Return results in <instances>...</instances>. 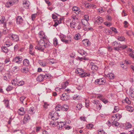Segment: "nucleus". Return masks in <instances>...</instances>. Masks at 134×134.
Wrapping results in <instances>:
<instances>
[{
    "mask_svg": "<svg viewBox=\"0 0 134 134\" xmlns=\"http://www.w3.org/2000/svg\"><path fill=\"white\" fill-rule=\"evenodd\" d=\"M94 5L93 4H90V5H87L86 6V7L88 8H93L94 7Z\"/></svg>",
    "mask_w": 134,
    "mask_h": 134,
    "instance_id": "obj_63",
    "label": "nucleus"
},
{
    "mask_svg": "<svg viewBox=\"0 0 134 134\" xmlns=\"http://www.w3.org/2000/svg\"><path fill=\"white\" fill-rule=\"evenodd\" d=\"M93 127V125L92 124H89L87 125V127L88 129H92Z\"/></svg>",
    "mask_w": 134,
    "mask_h": 134,
    "instance_id": "obj_49",
    "label": "nucleus"
},
{
    "mask_svg": "<svg viewBox=\"0 0 134 134\" xmlns=\"http://www.w3.org/2000/svg\"><path fill=\"white\" fill-rule=\"evenodd\" d=\"M58 125L59 127L63 128V127L64 126L65 124L64 123V122H57Z\"/></svg>",
    "mask_w": 134,
    "mask_h": 134,
    "instance_id": "obj_21",
    "label": "nucleus"
},
{
    "mask_svg": "<svg viewBox=\"0 0 134 134\" xmlns=\"http://www.w3.org/2000/svg\"><path fill=\"white\" fill-rule=\"evenodd\" d=\"M22 60V57L20 56H18L14 58L12 60V61H13L14 63L20 64L21 63Z\"/></svg>",
    "mask_w": 134,
    "mask_h": 134,
    "instance_id": "obj_4",
    "label": "nucleus"
},
{
    "mask_svg": "<svg viewBox=\"0 0 134 134\" xmlns=\"http://www.w3.org/2000/svg\"><path fill=\"white\" fill-rule=\"evenodd\" d=\"M71 41V40L70 39L66 40L65 39L63 42L65 43V44H69L70 42Z\"/></svg>",
    "mask_w": 134,
    "mask_h": 134,
    "instance_id": "obj_44",
    "label": "nucleus"
},
{
    "mask_svg": "<svg viewBox=\"0 0 134 134\" xmlns=\"http://www.w3.org/2000/svg\"><path fill=\"white\" fill-rule=\"evenodd\" d=\"M62 108V106L60 105H58L55 107V110L57 111H62L61 108Z\"/></svg>",
    "mask_w": 134,
    "mask_h": 134,
    "instance_id": "obj_22",
    "label": "nucleus"
},
{
    "mask_svg": "<svg viewBox=\"0 0 134 134\" xmlns=\"http://www.w3.org/2000/svg\"><path fill=\"white\" fill-rule=\"evenodd\" d=\"M48 4V6H50L51 4V3L48 0H44Z\"/></svg>",
    "mask_w": 134,
    "mask_h": 134,
    "instance_id": "obj_60",
    "label": "nucleus"
},
{
    "mask_svg": "<svg viewBox=\"0 0 134 134\" xmlns=\"http://www.w3.org/2000/svg\"><path fill=\"white\" fill-rule=\"evenodd\" d=\"M23 4L24 8L27 9L29 7L30 3L29 1H26L25 2H23Z\"/></svg>",
    "mask_w": 134,
    "mask_h": 134,
    "instance_id": "obj_14",
    "label": "nucleus"
},
{
    "mask_svg": "<svg viewBox=\"0 0 134 134\" xmlns=\"http://www.w3.org/2000/svg\"><path fill=\"white\" fill-rule=\"evenodd\" d=\"M5 105L6 106V107H8V100H3Z\"/></svg>",
    "mask_w": 134,
    "mask_h": 134,
    "instance_id": "obj_46",
    "label": "nucleus"
},
{
    "mask_svg": "<svg viewBox=\"0 0 134 134\" xmlns=\"http://www.w3.org/2000/svg\"><path fill=\"white\" fill-rule=\"evenodd\" d=\"M30 119V117L29 116L28 114H26L24 117L23 120V123L24 124L26 123L28 120Z\"/></svg>",
    "mask_w": 134,
    "mask_h": 134,
    "instance_id": "obj_12",
    "label": "nucleus"
},
{
    "mask_svg": "<svg viewBox=\"0 0 134 134\" xmlns=\"http://www.w3.org/2000/svg\"><path fill=\"white\" fill-rule=\"evenodd\" d=\"M127 109H128V110L130 111H132L133 109V108L131 106H128L127 107Z\"/></svg>",
    "mask_w": 134,
    "mask_h": 134,
    "instance_id": "obj_50",
    "label": "nucleus"
},
{
    "mask_svg": "<svg viewBox=\"0 0 134 134\" xmlns=\"http://www.w3.org/2000/svg\"><path fill=\"white\" fill-rule=\"evenodd\" d=\"M108 77L110 79H113L114 78V76L113 74L111 73L109 74H108L107 75Z\"/></svg>",
    "mask_w": 134,
    "mask_h": 134,
    "instance_id": "obj_30",
    "label": "nucleus"
},
{
    "mask_svg": "<svg viewBox=\"0 0 134 134\" xmlns=\"http://www.w3.org/2000/svg\"><path fill=\"white\" fill-rule=\"evenodd\" d=\"M76 107L79 110H80L82 108V105L81 104L79 103L77 105Z\"/></svg>",
    "mask_w": 134,
    "mask_h": 134,
    "instance_id": "obj_45",
    "label": "nucleus"
},
{
    "mask_svg": "<svg viewBox=\"0 0 134 134\" xmlns=\"http://www.w3.org/2000/svg\"><path fill=\"white\" fill-rule=\"evenodd\" d=\"M85 20H87V21L89 20V16L87 15H84Z\"/></svg>",
    "mask_w": 134,
    "mask_h": 134,
    "instance_id": "obj_56",
    "label": "nucleus"
},
{
    "mask_svg": "<svg viewBox=\"0 0 134 134\" xmlns=\"http://www.w3.org/2000/svg\"><path fill=\"white\" fill-rule=\"evenodd\" d=\"M0 24H3L4 26L5 27L6 26V21L4 17L2 16V17L1 19L0 20Z\"/></svg>",
    "mask_w": 134,
    "mask_h": 134,
    "instance_id": "obj_13",
    "label": "nucleus"
},
{
    "mask_svg": "<svg viewBox=\"0 0 134 134\" xmlns=\"http://www.w3.org/2000/svg\"><path fill=\"white\" fill-rule=\"evenodd\" d=\"M129 96L130 98H131V99H134V92H130L129 93Z\"/></svg>",
    "mask_w": 134,
    "mask_h": 134,
    "instance_id": "obj_28",
    "label": "nucleus"
},
{
    "mask_svg": "<svg viewBox=\"0 0 134 134\" xmlns=\"http://www.w3.org/2000/svg\"><path fill=\"white\" fill-rule=\"evenodd\" d=\"M106 18L108 20L111 21V17L109 15H107L106 16Z\"/></svg>",
    "mask_w": 134,
    "mask_h": 134,
    "instance_id": "obj_58",
    "label": "nucleus"
},
{
    "mask_svg": "<svg viewBox=\"0 0 134 134\" xmlns=\"http://www.w3.org/2000/svg\"><path fill=\"white\" fill-rule=\"evenodd\" d=\"M120 64L121 65V67L123 68L126 69L127 68V65L125 66L124 65V64H123V63L122 64Z\"/></svg>",
    "mask_w": 134,
    "mask_h": 134,
    "instance_id": "obj_57",
    "label": "nucleus"
},
{
    "mask_svg": "<svg viewBox=\"0 0 134 134\" xmlns=\"http://www.w3.org/2000/svg\"><path fill=\"white\" fill-rule=\"evenodd\" d=\"M60 38L61 41L63 42L65 39L66 36L64 35H61L60 36Z\"/></svg>",
    "mask_w": 134,
    "mask_h": 134,
    "instance_id": "obj_42",
    "label": "nucleus"
},
{
    "mask_svg": "<svg viewBox=\"0 0 134 134\" xmlns=\"http://www.w3.org/2000/svg\"><path fill=\"white\" fill-rule=\"evenodd\" d=\"M81 36L79 34H77L74 37L75 39L76 40H78L80 38Z\"/></svg>",
    "mask_w": 134,
    "mask_h": 134,
    "instance_id": "obj_37",
    "label": "nucleus"
},
{
    "mask_svg": "<svg viewBox=\"0 0 134 134\" xmlns=\"http://www.w3.org/2000/svg\"><path fill=\"white\" fill-rule=\"evenodd\" d=\"M23 19L20 16H18L16 18V23L18 24H21L23 23Z\"/></svg>",
    "mask_w": 134,
    "mask_h": 134,
    "instance_id": "obj_9",
    "label": "nucleus"
},
{
    "mask_svg": "<svg viewBox=\"0 0 134 134\" xmlns=\"http://www.w3.org/2000/svg\"><path fill=\"white\" fill-rule=\"evenodd\" d=\"M72 10L74 11H76L77 12L79 11L78 13L80 12V11L79 10V8L76 7H74L72 8Z\"/></svg>",
    "mask_w": 134,
    "mask_h": 134,
    "instance_id": "obj_47",
    "label": "nucleus"
},
{
    "mask_svg": "<svg viewBox=\"0 0 134 134\" xmlns=\"http://www.w3.org/2000/svg\"><path fill=\"white\" fill-rule=\"evenodd\" d=\"M98 101L97 99H95L93 100V103L97 105L98 104Z\"/></svg>",
    "mask_w": 134,
    "mask_h": 134,
    "instance_id": "obj_61",
    "label": "nucleus"
},
{
    "mask_svg": "<svg viewBox=\"0 0 134 134\" xmlns=\"http://www.w3.org/2000/svg\"><path fill=\"white\" fill-rule=\"evenodd\" d=\"M36 15H37V14H33L32 15L31 18L32 20H34L35 19Z\"/></svg>",
    "mask_w": 134,
    "mask_h": 134,
    "instance_id": "obj_54",
    "label": "nucleus"
},
{
    "mask_svg": "<svg viewBox=\"0 0 134 134\" xmlns=\"http://www.w3.org/2000/svg\"><path fill=\"white\" fill-rule=\"evenodd\" d=\"M8 44H5L4 46L1 47V49L2 51L5 53H7L8 51V46H7Z\"/></svg>",
    "mask_w": 134,
    "mask_h": 134,
    "instance_id": "obj_10",
    "label": "nucleus"
},
{
    "mask_svg": "<svg viewBox=\"0 0 134 134\" xmlns=\"http://www.w3.org/2000/svg\"><path fill=\"white\" fill-rule=\"evenodd\" d=\"M118 44H118V42L116 41L114 42L113 43V45L114 46H116V47H118V46H117Z\"/></svg>",
    "mask_w": 134,
    "mask_h": 134,
    "instance_id": "obj_59",
    "label": "nucleus"
},
{
    "mask_svg": "<svg viewBox=\"0 0 134 134\" xmlns=\"http://www.w3.org/2000/svg\"><path fill=\"white\" fill-rule=\"evenodd\" d=\"M21 71L22 72L25 73H27L28 72L29 70H28V68L26 67L25 68H23L21 69Z\"/></svg>",
    "mask_w": 134,
    "mask_h": 134,
    "instance_id": "obj_25",
    "label": "nucleus"
},
{
    "mask_svg": "<svg viewBox=\"0 0 134 134\" xmlns=\"http://www.w3.org/2000/svg\"><path fill=\"white\" fill-rule=\"evenodd\" d=\"M77 52L82 56H83V55H85L86 56L87 55L86 53L82 49L79 50H78Z\"/></svg>",
    "mask_w": 134,
    "mask_h": 134,
    "instance_id": "obj_18",
    "label": "nucleus"
},
{
    "mask_svg": "<svg viewBox=\"0 0 134 134\" xmlns=\"http://www.w3.org/2000/svg\"><path fill=\"white\" fill-rule=\"evenodd\" d=\"M40 37L41 38V39L47 40L48 39L47 37L46 36L45 33L42 31H41L38 33Z\"/></svg>",
    "mask_w": 134,
    "mask_h": 134,
    "instance_id": "obj_5",
    "label": "nucleus"
},
{
    "mask_svg": "<svg viewBox=\"0 0 134 134\" xmlns=\"http://www.w3.org/2000/svg\"><path fill=\"white\" fill-rule=\"evenodd\" d=\"M104 24L108 27H110V23H108L107 22H105L104 23Z\"/></svg>",
    "mask_w": 134,
    "mask_h": 134,
    "instance_id": "obj_64",
    "label": "nucleus"
},
{
    "mask_svg": "<svg viewBox=\"0 0 134 134\" xmlns=\"http://www.w3.org/2000/svg\"><path fill=\"white\" fill-rule=\"evenodd\" d=\"M81 77H86L88 76V74L87 73H86L84 72V71H83L81 73Z\"/></svg>",
    "mask_w": 134,
    "mask_h": 134,
    "instance_id": "obj_36",
    "label": "nucleus"
},
{
    "mask_svg": "<svg viewBox=\"0 0 134 134\" xmlns=\"http://www.w3.org/2000/svg\"><path fill=\"white\" fill-rule=\"evenodd\" d=\"M114 116L117 119L116 120H119L122 117L121 115L119 113H117L115 115L114 114Z\"/></svg>",
    "mask_w": 134,
    "mask_h": 134,
    "instance_id": "obj_23",
    "label": "nucleus"
},
{
    "mask_svg": "<svg viewBox=\"0 0 134 134\" xmlns=\"http://www.w3.org/2000/svg\"><path fill=\"white\" fill-rule=\"evenodd\" d=\"M106 82V80L104 78H102L97 79L95 80L94 83L96 85H103Z\"/></svg>",
    "mask_w": 134,
    "mask_h": 134,
    "instance_id": "obj_3",
    "label": "nucleus"
},
{
    "mask_svg": "<svg viewBox=\"0 0 134 134\" xmlns=\"http://www.w3.org/2000/svg\"><path fill=\"white\" fill-rule=\"evenodd\" d=\"M81 23L83 25L85 26L86 25V24H87L88 23V21L87 20H86L84 19H82L81 20Z\"/></svg>",
    "mask_w": 134,
    "mask_h": 134,
    "instance_id": "obj_39",
    "label": "nucleus"
},
{
    "mask_svg": "<svg viewBox=\"0 0 134 134\" xmlns=\"http://www.w3.org/2000/svg\"><path fill=\"white\" fill-rule=\"evenodd\" d=\"M48 74L46 73L44 74H41L38 76L36 79L37 81L39 82L42 81L44 78L47 79L48 77Z\"/></svg>",
    "mask_w": 134,
    "mask_h": 134,
    "instance_id": "obj_2",
    "label": "nucleus"
},
{
    "mask_svg": "<svg viewBox=\"0 0 134 134\" xmlns=\"http://www.w3.org/2000/svg\"><path fill=\"white\" fill-rule=\"evenodd\" d=\"M110 29L112 30L115 33H117L118 32L116 28L114 27H111L110 28Z\"/></svg>",
    "mask_w": 134,
    "mask_h": 134,
    "instance_id": "obj_52",
    "label": "nucleus"
},
{
    "mask_svg": "<svg viewBox=\"0 0 134 134\" xmlns=\"http://www.w3.org/2000/svg\"><path fill=\"white\" fill-rule=\"evenodd\" d=\"M52 120H53L51 121V122L49 123V124L51 126H54V125H55V122L54 119H52Z\"/></svg>",
    "mask_w": 134,
    "mask_h": 134,
    "instance_id": "obj_48",
    "label": "nucleus"
},
{
    "mask_svg": "<svg viewBox=\"0 0 134 134\" xmlns=\"http://www.w3.org/2000/svg\"><path fill=\"white\" fill-rule=\"evenodd\" d=\"M50 45L49 42H48V39L47 40L41 39L38 42V46H35V48L36 49L43 51L46 48L48 47Z\"/></svg>",
    "mask_w": 134,
    "mask_h": 134,
    "instance_id": "obj_1",
    "label": "nucleus"
},
{
    "mask_svg": "<svg viewBox=\"0 0 134 134\" xmlns=\"http://www.w3.org/2000/svg\"><path fill=\"white\" fill-rule=\"evenodd\" d=\"M62 99L63 100H66L69 99V95L68 93H64L61 97Z\"/></svg>",
    "mask_w": 134,
    "mask_h": 134,
    "instance_id": "obj_7",
    "label": "nucleus"
},
{
    "mask_svg": "<svg viewBox=\"0 0 134 134\" xmlns=\"http://www.w3.org/2000/svg\"><path fill=\"white\" fill-rule=\"evenodd\" d=\"M24 82L23 81H21L19 82H18L17 85L18 86H21L24 84Z\"/></svg>",
    "mask_w": 134,
    "mask_h": 134,
    "instance_id": "obj_38",
    "label": "nucleus"
},
{
    "mask_svg": "<svg viewBox=\"0 0 134 134\" xmlns=\"http://www.w3.org/2000/svg\"><path fill=\"white\" fill-rule=\"evenodd\" d=\"M125 38L124 36H118V39L120 41H124Z\"/></svg>",
    "mask_w": 134,
    "mask_h": 134,
    "instance_id": "obj_34",
    "label": "nucleus"
},
{
    "mask_svg": "<svg viewBox=\"0 0 134 134\" xmlns=\"http://www.w3.org/2000/svg\"><path fill=\"white\" fill-rule=\"evenodd\" d=\"M40 65L42 66L43 67H45L47 65V63L45 61H41L40 62Z\"/></svg>",
    "mask_w": 134,
    "mask_h": 134,
    "instance_id": "obj_33",
    "label": "nucleus"
},
{
    "mask_svg": "<svg viewBox=\"0 0 134 134\" xmlns=\"http://www.w3.org/2000/svg\"><path fill=\"white\" fill-rule=\"evenodd\" d=\"M18 82L16 81V79L12 80L11 82V84L13 86H16L17 85Z\"/></svg>",
    "mask_w": 134,
    "mask_h": 134,
    "instance_id": "obj_32",
    "label": "nucleus"
},
{
    "mask_svg": "<svg viewBox=\"0 0 134 134\" xmlns=\"http://www.w3.org/2000/svg\"><path fill=\"white\" fill-rule=\"evenodd\" d=\"M98 134H106L103 130L99 129L98 130Z\"/></svg>",
    "mask_w": 134,
    "mask_h": 134,
    "instance_id": "obj_41",
    "label": "nucleus"
},
{
    "mask_svg": "<svg viewBox=\"0 0 134 134\" xmlns=\"http://www.w3.org/2000/svg\"><path fill=\"white\" fill-rule=\"evenodd\" d=\"M18 114L20 115H23L25 113V111L23 107H21L19 109L18 111Z\"/></svg>",
    "mask_w": 134,
    "mask_h": 134,
    "instance_id": "obj_11",
    "label": "nucleus"
},
{
    "mask_svg": "<svg viewBox=\"0 0 134 134\" xmlns=\"http://www.w3.org/2000/svg\"><path fill=\"white\" fill-rule=\"evenodd\" d=\"M4 27V28L3 29V32L4 35H6L8 32V30L7 29V28H6V26L5 27Z\"/></svg>",
    "mask_w": 134,
    "mask_h": 134,
    "instance_id": "obj_31",
    "label": "nucleus"
},
{
    "mask_svg": "<svg viewBox=\"0 0 134 134\" xmlns=\"http://www.w3.org/2000/svg\"><path fill=\"white\" fill-rule=\"evenodd\" d=\"M91 68L92 70L93 71L97 70L98 69V67L96 65H95L94 66H93V67H91Z\"/></svg>",
    "mask_w": 134,
    "mask_h": 134,
    "instance_id": "obj_40",
    "label": "nucleus"
},
{
    "mask_svg": "<svg viewBox=\"0 0 134 134\" xmlns=\"http://www.w3.org/2000/svg\"><path fill=\"white\" fill-rule=\"evenodd\" d=\"M25 98V97L24 96H22L20 97V99L21 102L23 103V100Z\"/></svg>",
    "mask_w": 134,
    "mask_h": 134,
    "instance_id": "obj_62",
    "label": "nucleus"
},
{
    "mask_svg": "<svg viewBox=\"0 0 134 134\" xmlns=\"http://www.w3.org/2000/svg\"><path fill=\"white\" fill-rule=\"evenodd\" d=\"M9 38L12 39L15 41H17L19 40V38L17 35L11 34H9Z\"/></svg>",
    "mask_w": 134,
    "mask_h": 134,
    "instance_id": "obj_6",
    "label": "nucleus"
},
{
    "mask_svg": "<svg viewBox=\"0 0 134 134\" xmlns=\"http://www.w3.org/2000/svg\"><path fill=\"white\" fill-rule=\"evenodd\" d=\"M94 20L97 23H100L103 22V18L99 16H98L97 17H95L94 18Z\"/></svg>",
    "mask_w": 134,
    "mask_h": 134,
    "instance_id": "obj_8",
    "label": "nucleus"
},
{
    "mask_svg": "<svg viewBox=\"0 0 134 134\" xmlns=\"http://www.w3.org/2000/svg\"><path fill=\"white\" fill-rule=\"evenodd\" d=\"M53 43L55 46H57L59 45L58 39L56 37L53 39Z\"/></svg>",
    "mask_w": 134,
    "mask_h": 134,
    "instance_id": "obj_19",
    "label": "nucleus"
},
{
    "mask_svg": "<svg viewBox=\"0 0 134 134\" xmlns=\"http://www.w3.org/2000/svg\"><path fill=\"white\" fill-rule=\"evenodd\" d=\"M132 127L131 124L129 123H127L126 124V128L127 129L131 128Z\"/></svg>",
    "mask_w": 134,
    "mask_h": 134,
    "instance_id": "obj_43",
    "label": "nucleus"
},
{
    "mask_svg": "<svg viewBox=\"0 0 134 134\" xmlns=\"http://www.w3.org/2000/svg\"><path fill=\"white\" fill-rule=\"evenodd\" d=\"M16 1L18 2V0H12L10 2H9V4L10 5V6H11L15 3Z\"/></svg>",
    "mask_w": 134,
    "mask_h": 134,
    "instance_id": "obj_24",
    "label": "nucleus"
},
{
    "mask_svg": "<svg viewBox=\"0 0 134 134\" xmlns=\"http://www.w3.org/2000/svg\"><path fill=\"white\" fill-rule=\"evenodd\" d=\"M28 112L29 114H34L35 112L34 111V108L31 107L30 108L29 110L28 111Z\"/></svg>",
    "mask_w": 134,
    "mask_h": 134,
    "instance_id": "obj_26",
    "label": "nucleus"
},
{
    "mask_svg": "<svg viewBox=\"0 0 134 134\" xmlns=\"http://www.w3.org/2000/svg\"><path fill=\"white\" fill-rule=\"evenodd\" d=\"M76 22L74 20H72V22L70 24V26L72 28H75L74 26L76 24Z\"/></svg>",
    "mask_w": 134,
    "mask_h": 134,
    "instance_id": "obj_27",
    "label": "nucleus"
},
{
    "mask_svg": "<svg viewBox=\"0 0 134 134\" xmlns=\"http://www.w3.org/2000/svg\"><path fill=\"white\" fill-rule=\"evenodd\" d=\"M118 47L119 48H121L122 49H124L126 48L127 46L125 45H122L121 44H120V45H118Z\"/></svg>",
    "mask_w": 134,
    "mask_h": 134,
    "instance_id": "obj_29",
    "label": "nucleus"
},
{
    "mask_svg": "<svg viewBox=\"0 0 134 134\" xmlns=\"http://www.w3.org/2000/svg\"><path fill=\"white\" fill-rule=\"evenodd\" d=\"M124 103L125 102L126 103L128 104H130L131 103L130 101L129 100V98L127 97H126L125 98V99L124 101Z\"/></svg>",
    "mask_w": 134,
    "mask_h": 134,
    "instance_id": "obj_35",
    "label": "nucleus"
},
{
    "mask_svg": "<svg viewBox=\"0 0 134 134\" xmlns=\"http://www.w3.org/2000/svg\"><path fill=\"white\" fill-rule=\"evenodd\" d=\"M124 27H125L126 28L128 27L129 23L127 21H125L124 22Z\"/></svg>",
    "mask_w": 134,
    "mask_h": 134,
    "instance_id": "obj_51",
    "label": "nucleus"
},
{
    "mask_svg": "<svg viewBox=\"0 0 134 134\" xmlns=\"http://www.w3.org/2000/svg\"><path fill=\"white\" fill-rule=\"evenodd\" d=\"M126 33L129 36H131L132 33V32L131 31H126Z\"/></svg>",
    "mask_w": 134,
    "mask_h": 134,
    "instance_id": "obj_53",
    "label": "nucleus"
},
{
    "mask_svg": "<svg viewBox=\"0 0 134 134\" xmlns=\"http://www.w3.org/2000/svg\"><path fill=\"white\" fill-rule=\"evenodd\" d=\"M69 109V107L67 105L65 104L64 105L62 106V108H61L62 111H67Z\"/></svg>",
    "mask_w": 134,
    "mask_h": 134,
    "instance_id": "obj_20",
    "label": "nucleus"
},
{
    "mask_svg": "<svg viewBox=\"0 0 134 134\" xmlns=\"http://www.w3.org/2000/svg\"><path fill=\"white\" fill-rule=\"evenodd\" d=\"M111 124L113 127H118L120 126L119 123L115 120H114L112 122Z\"/></svg>",
    "mask_w": 134,
    "mask_h": 134,
    "instance_id": "obj_17",
    "label": "nucleus"
},
{
    "mask_svg": "<svg viewBox=\"0 0 134 134\" xmlns=\"http://www.w3.org/2000/svg\"><path fill=\"white\" fill-rule=\"evenodd\" d=\"M82 42L85 46H90V42L87 39L84 40L82 41Z\"/></svg>",
    "mask_w": 134,
    "mask_h": 134,
    "instance_id": "obj_15",
    "label": "nucleus"
},
{
    "mask_svg": "<svg viewBox=\"0 0 134 134\" xmlns=\"http://www.w3.org/2000/svg\"><path fill=\"white\" fill-rule=\"evenodd\" d=\"M30 65L29 60L27 59H25L23 61V65L24 66H27Z\"/></svg>",
    "mask_w": 134,
    "mask_h": 134,
    "instance_id": "obj_16",
    "label": "nucleus"
},
{
    "mask_svg": "<svg viewBox=\"0 0 134 134\" xmlns=\"http://www.w3.org/2000/svg\"><path fill=\"white\" fill-rule=\"evenodd\" d=\"M64 127L65 128V129L66 130H68L72 128V127L71 126L69 125L66 126L65 127Z\"/></svg>",
    "mask_w": 134,
    "mask_h": 134,
    "instance_id": "obj_55",
    "label": "nucleus"
}]
</instances>
